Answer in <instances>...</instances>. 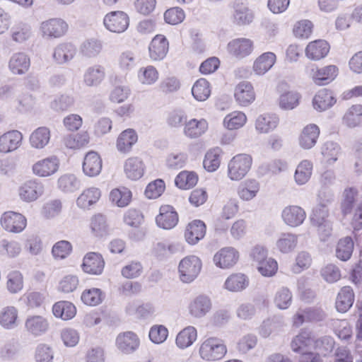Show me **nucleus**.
<instances>
[{"instance_id": "38", "label": "nucleus", "mask_w": 362, "mask_h": 362, "mask_svg": "<svg viewBox=\"0 0 362 362\" xmlns=\"http://www.w3.org/2000/svg\"><path fill=\"white\" fill-rule=\"evenodd\" d=\"M278 123L279 118L276 115L264 114L257 118L255 129L259 133H268L274 129Z\"/></svg>"}, {"instance_id": "47", "label": "nucleus", "mask_w": 362, "mask_h": 362, "mask_svg": "<svg viewBox=\"0 0 362 362\" xmlns=\"http://www.w3.org/2000/svg\"><path fill=\"white\" fill-rule=\"evenodd\" d=\"M249 284L247 277L243 274L230 275L225 281V288L233 292L240 291L245 289Z\"/></svg>"}, {"instance_id": "61", "label": "nucleus", "mask_w": 362, "mask_h": 362, "mask_svg": "<svg viewBox=\"0 0 362 362\" xmlns=\"http://www.w3.org/2000/svg\"><path fill=\"white\" fill-rule=\"evenodd\" d=\"M81 300L88 305H97L103 300V292L96 288L86 289L82 293Z\"/></svg>"}, {"instance_id": "9", "label": "nucleus", "mask_w": 362, "mask_h": 362, "mask_svg": "<svg viewBox=\"0 0 362 362\" xmlns=\"http://www.w3.org/2000/svg\"><path fill=\"white\" fill-rule=\"evenodd\" d=\"M178 221V214L170 205L161 206L159 214L156 218L157 226L165 230H170L175 227Z\"/></svg>"}, {"instance_id": "41", "label": "nucleus", "mask_w": 362, "mask_h": 362, "mask_svg": "<svg viewBox=\"0 0 362 362\" xmlns=\"http://www.w3.org/2000/svg\"><path fill=\"white\" fill-rule=\"evenodd\" d=\"M197 332L194 327L188 326L181 330L176 337V344L180 349H185L197 340Z\"/></svg>"}, {"instance_id": "15", "label": "nucleus", "mask_w": 362, "mask_h": 362, "mask_svg": "<svg viewBox=\"0 0 362 362\" xmlns=\"http://www.w3.org/2000/svg\"><path fill=\"white\" fill-rule=\"evenodd\" d=\"M284 223L291 227L300 226L306 218L304 209L298 206L292 205L286 206L281 213Z\"/></svg>"}, {"instance_id": "48", "label": "nucleus", "mask_w": 362, "mask_h": 362, "mask_svg": "<svg viewBox=\"0 0 362 362\" xmlns=\"http://www.w3.org/2000/svg\"><path fill=\"white\" fill-rule=\"evenodd\" d=\"M49 139V130L47 127H42L37 128L31 134L30 142L33 147L42 148L48 144Z\"/></svg>"}, {"instance_id": "8", "label": "nucleus", "mask_w": 362, "mask_h": 362, "mask_svg": "<svg viewBox=\"0 0 362 362\" xmlns=\"http://www.w3.org/2000/svg\"><path fill=\"white\" fill-rule=\"evenodd\" d=\"M26 218L21 214L7 211L1 218V225L9 232L20 233L26 226Z\"/></svg>"}, {"instance_id": "57", "label": "nucleus", "mask_w": 362, "mask_h": 362, "mask_svg": "<svg viewBox=\"0 0 362 362\" xmlns=\"http://www.w3.org/2000/svg\"><path fill=\"white\" fill-rule=\"evenodd\" d=\"M292 298L291 291L287 287L283 286L276 292L274 303L279 309H287L292 303Z\"/></svg>"}, {"instance_id": "46", "label": "nucleus", "mask_w": 362, "mask_h": 362, "mask_svg": "<svg viewBox=\"0 0 362 362\" xmlns=\"http://www.w3.org/2000/svg\"><path fill=\"white\" fill-rule=\"evenodd\" d=\"M132 192L127 187L114 189L110 194V199L118 207H125L131 202Z\"/></svg>"}, {"instance_id": "20", "label": "nucleus", "mask_w": 362, "mask_h": 362, "mask_svg": "<svg viewBox=\"0 0 362 362\" xmlns=\"http://www.w3.org/2000/svg\"><path fill=\"white\" fill-rule=\"evenodd\" d=\"M44 187L41 182L36 180L25 182L19 189V194L25 202L36 200L43 193Z\"/></svg>"}, {"instance_id": "35", "label": "nucleus", "mask_w": 362, "mask_h": 362, "mask_svg": "<svg viewBox=\"0 0 362 362\" xmlns=\"http://www.w3.org/2000/svg\"><path fill=\"white\" fill-rule=\"evenodd\" d=\"M138 136L136 132L132 129L123 131L118 136L117 148L121 153H128L136 143Z\"/></svg>"}, {"instance_id": "19", "label": "nucleus", "mask_w": 362, "mask_h": 362, "mask_svg": "<svg viewBox=\"0 0 362 362\" xmlns=\"http://www.w3.org/2000/svg\"><path fill=\"white\" fill-rule=\"evenodd\" d=\"M228 52L238 59L250 55L253 50V42L247 38H237L228 45Z\"/></svg>"}, {"instance_id": "14", "label": "nucleus", "mask_w": 362, "mask_h": 362, "mask_svg": "<svg viewBox=\"0 0 362 362\" xmlns=\"http://www.w3.org/2000/svg\"><path fill=\"white\" fill-rule=\"evenodd\" d=\"M211 306L212 303L209 296L199 295L191 300L188 309L192 316L196 318H201L211 310Z\"/></svg>"}, {"instance_id": "43", "label": "nucleus", "mask_w": 362, "mask_h": 362, "mask_svg": "<svg viewBox=\"0 0 362 362\" xmlns=\"http://www.w3.org/2000/svg\"><path fill=\"white\" fill-rule=\"evenodd\" d=\"M354 247V243L351 237L340 239L336 247V257L344 262L349 260L352 255Z\"/></svg>"}, {"instance_id": "56", "label": "nucleus", "mask_w": 362, "mask_h": 362, "mask_svg": "<svg viewBox=\"0 0 362 362\" xmlns=\"http://www.w3.org/2000/svg\"><path fill=\"white\" fill-rule=\"evenodd\" d=\"M247 117L242 112H233L227 115L223 119L224 126L228 129H237L246 122Z\"/></svg>"}, {"instance_id": "31", "label": "nucleus", "mask_w": 362, "mask_h": 362, "mask_svg": "<svg viewBox=\"0 0 362 362\" xmlns=\"http://www.w3.org/2000/svg\"><path fill=\"white\" fill-rule=\"evenodd\" d=\"M208 129V122L204 119H192L185 122L184 134L190 139H197L204 134Z\"/></svg>"}, {"instance_id": "49", "label": "nucleus", "mask_w": 362, "mask_h": 362, "mask_svg": "<svg viewBox=\"0 0 362 362\" xmlns=\"http://www.w3.org/2000/svg\"><path fill=\"white\" fill-rule=\"evenodd\" d=\"M11 38L17 43L27 41L32 35V29L30 25L25 23H19L13 25L11 30Z\"/></svg>"}, {"instance_id": "6", "label": "nucleus", "mask_w": 362, "mask_h": 362, "mask_svg": "<svg viewBox=\"0 0 362 362\" xmlns=\"http://www.w3.org/2000/svg\"><path fill=\"white\" fill-rule=\"evenodd\" d=\"M232 21L239 26L250 24L254 19V13L249 8L246 0H235L233 4Z\"/></svg>"}, {"instance_id": "7", "label": "nucleus", "mask_w": 362, "mask_h": 362, "mask_svg": "<svg viewBox=\"0 0 362 362\" xmlns=\"http://www.w3.org/2000/svg\"><path fill=\"white\" fill-rule=\"evenodd\" d=\"M25 329L33 337H40L49 330V322L48 319L42 315H29L25 321Z\"/></svg>"}, {"instance_id": "39", "label": "nucleus", "mask_w": 362, "mask_h": 362, "mask_svg": "<svg viewBox=\"0 0 362 362\" xmlns=\"http://www.w3.org/2000/svg\"><path fill=\"white\" fill-rule=\"evenodd\" d=\"M52 313L56 317L67 320L75 316L76 309L74 304L69 301H59L54 304Z\"/></svg>"}, {"instance_id": "45", "label": "nucleus", "mask_w": 362, "mask_h": 362, "mask_svg": "<svg viewBox=\"0 0 362 362\" xmlns=\"http://www.w3.org/2000/svg\"><path fill=\"white\" fill-rule=\"evenodd\" d=\"M298 243V235L293 233H281L276 241L277 249L282 253L292 252Z\"/></svg>"}, {"instance_id": "29", "label": "nucleus", "mask_w": 362, "mask_h": 362, "mask_svg": "<svg viewBox=\"0 0 362 362\" xmlns=\"http://www.w3.org/2000/svg\"><path fill=\"white\" fill-rule=\"evenodd\" d=\"M354 302V291L350 286H344L338 293L335 306L338 312L344 313L347 312Z\"/></svg>"}, {"instance_id": "54", "label": "nucleus", "mask_w": 362, "mask_h": 362, "mask_svg": "<svg viewBox=\"0 0 362 362\" xmlns=\"http://www.w3.org/2000/svg\"><path fill=\"white\" fill-rule=\"evenodd\" d=\"M89 135L86 132L69 134L64 138V144L69 148H79L89 143Z\"/></svg>"}, {"instance_id": "13", "label": "nucleus", "mask_w": 362, "mask_h": 362, "mask_svg": "<svg viewBox=\"0 0 362 362\" xmlns=\"http://www.w3.org/2000/svg\"><path fill=\"white\" fill-rule=\"evenodd\" d=\"M337 75L336 66L329 65L321 69L313 66L310 69V76L315 84L324 86L332 81Z\"/></svg>"}, {"instance_id": "23", "label": "nucleus", "mask_w": 362, "mask_h": 362, "mask_svg": "<svg viewBox=\"0 0 362 362\" xmlns=\"http://www.w3.org/2000/svg\"><path fill=\"white\" fill-rule=\"evenodd\" d=\"M102 159L98 153L90 151L84 157L82 168L84 174L89 177H95L100 174L102 170Z\"/></svg>"}, {"instance_id": "33", "label": "nucleus", "mask_w": 362, "mask_h": 362, "mask_svg": "<svg viewBox=\"0 0 362 362\" xmlns=\"http://www.w3.org/2000/svg\"><path fill=\"white\" fill-rule=\"evenodd\" d=\"M333 200V195L329 194L328 198L320 202L313 210L310 216V221L313 226L322 224L325 222L329 221L327 218L329 216V209L327 204Z\"/></svg>"}, {"instance_id": "10", "label": "nucleus", "mask_w": 362, "mask_h": 362, "mask_svg": "<svg viewBox=\"0 0 362 362\" xmlns=\"http://www.w3.org/2000/svg\"><path fill=\"white\" fill-rule=\"evenodd\" d=\"M239 259V252L232 247H226L218 251L214 256L215 265L221 269L233 267Z\"/></svg>"}, {"instance_id": "3", "label": "nucleus", "mask_w": 362, "mask_h": 362, "mask_svg": "<svg viewBox=\"0 0 362 362\" xmlns=\"http://www.w3.org/2000/svg\"><path fill=\"white\" fill-rule=\"evenodd\" d=\"M252 163V157L248 154H238L228 163V175L232 180H242L250 170Z\"/></svg>"}, {"instance_id": "16", "label": "nucleus", "mask_w": 362, "mask_h": 362, "mask_svg": "<svg viewBox=\"0 0 362 362\" xmlns=\"http://www.w3.org/2000/svg\"><path fill=\"white\" fill-rule=\"evenodd\" d=\"M76 47L73 44L60 43L54 49L52 59L56 64L62 65L72 60L76 54Z\"/></svg>"}, {"instance_id": "53", "label": "nucleus", "mask_w": 362, "mask_h": 362, "mask_svg": "<svg viewBox=\"0 0 362 362\" xmlns=\"http://www.w3.org/2000/svg\"><path fill=\"white\" fill-rule=\"evenodd\" d=\"M300 95L296 91H288L281 94L279 99V107L282 110H291L299 105Z\"/></svg>"}, {"instance_id": "58", "label": "nucleus", "mask_w": 362, "mask_h": 362, "mask_svg": "<svg viewBox=\"0 0 362 362\" xmlns=\"http://www.w3.org/2000/svg\"><path fill=\"white\" fill-rule=\"evenodd\" d=\"M220 152L219 148L209 150L205 155L203 165L209 172L216 171L220 165Z\"/></svg>"}, {"instance_id": "1", "label": "nucleus", "mask_w": 362, "mask_h": 362, "mask_svg": "<svg viewBox=\"0 0 362 362\" xmlns=\"http://www.w3.org/2000/svg\"><path fill=\"white\" fill-rule=\"evenodd\" d=\"M202 267L200 259L194 255L183 258L178 266L180 279L182 282L189 284L199 275Z\"/></svg>"}, {"instance_id": "37", "label": "nucleus", "mask_w": 362, "mask_h": 362, "mask_svg": "<svg viewBox=\"0 0 362 362\" xmlns=\"http://www.w3.org/2000/svg\"><path fill=\"white\" fill-rule=\"evenodd\" d=\"M105 69L100 65L88 67L83 74V81L88 86H96L104 79Z\"/></svg>"}, {"instance_id": "34", "label": "nucleus", "mask_w": 362, "mask_h": 362, "mask_svg": "<svg viewBox=\"0 0 362 362\" xmlns=\"http://www.w3.org/2000/svg\"><path fill=\"white\" fill-rule=\"evenodd\" d=\"M324 161L328 165H333L342 154L339 144L334 141H326L320 148Z\"/></svg>"}, {"instance_id": "51", "label": "nucleus", "mask_w": 362, "mask_h": 362, "mask_svg": "<svg viewBox=\"0 0 362 362\" xmlns=\"http://www.w3.org/2000/svg\"><path fill=\"white\" fill-rule=\"evenodd\" d=\"M313 341L311 332L308 330L303 329L293 339L291 343V347L294 352L300 353L304 348L311 345Z\"/></svg>"}, {"instance_id": "62", "label": "nucleus", "mask_w": 362, "mask_h": 362, "mask_svg": "<svg viewBox=\"0 0 362 362\" xmlns=\"http://www.w3.org/2000/svg\"><path fill=\"white\" fill-rule=\"evenodd\" d=\"M7 289L11 293L19 292L23 286V276L18 271H13L7 276Z\"/></svg>"}, {"instance_id": "4", "label": "nucleus", "mask_w": 362, "mask_h": 362, "mask_svg": "<svg viewBox=\"0 0 362 362\" xmlns=\"http://www.w3.org/2000/svg\"><path fill=\"white\" fill-rule=\"evenodd\" d=\"M103 24L105 28L110 32L121 33L127 29L129 18L124 11H111L105 16Z\"/></svg>"}, {"instance_id": "59", "label": "nucleus", "mask_w": 362, "mask_h": 362, "mask_svg": "<svg viewBox=\"0 0 362 362\" xmlns=\"http://www.w3.org/2000/svg\"><path fill=\"white\" fill-rule=\"evenodd\" d=\"M58 186L64 192H72L80 187V182L74 175L66 174L58 180Z\"/></svg>"}, {"instance_id": "42", "label": "nucleus", "mask_w": 362, "mask_h": 362, "mask_svg": "<svg viewBox=\"0 0 362 362\" xmlns=\"http://www.w3.org/2000/svg\"><path fill=\"white\" fill-rule=\"evenodd\" d=\"M100 191L95 187L84 190L76 200L77 206L81 209H88L95 204L100 197Z\"/></svg>"}, {"instance_id": "60", "label": "nucleus", "mask_w": 362, "mask_h": 362, "mask_svg": "<svg viewBox=\"0 0 362 362\" xmlns=\"http://www.w3.org/2000/svg\"><path fill=\"white\" fill-rule=\"evenodd\" d=\"M17 317L18 311L14 307H6L0 314V323L4 327L11 329L16 326Z\"/></svg>"}, {"instance_id": "40", "label": "nucleus", "mask_w": 362, "mask_h": 362, "mask_svg": "<svg viewBox=\"0 0 362 362\" xmlns=\"http://www.w3.org/2000/svg\"><path fill=\"white\" fill-rule=\"evenodd\" d=\"M103 49V45L100 40L91 38L85 40L81 43L79 52L86 58L96 57Z\"/></svg>"}, {"instance_id": "26", "label": "nucleus", "mask_w": 362, "mask_h": 362, "mask_svg": "<svg viewBox=\"0 0 362 362\" xmlns=\"http://www.w3.org/2000/svg\"><path fill=\"white\" fill-rule=\"evenodd\" d=\"M320 129L315 124H309L303 128L299 136V145L303 149H310L317 143Z\"/></svg>"}, {"instance_id": "11", "label": "nucleus", "mask_w": 362, "mask_h": 362, "mask_svg": "<svg viewBox=\"0 0 362 362\" xmlns=\"http://www.w3.org/2000/svg\"><path fill=\"white\" fill-rule=\"evenodd\" d=\"M104 267V259L102 255L97 252L87 253L84 256L81 264L82 269L84 272L93 275L101 274Z\"/></svg>"}, {"instance_id": "32", "label": "nucleus", "mask_w": 362, "mask_h": 362, "mask_svg": "<svg viewBox=\"0 0 362 362\" xmlns=\"http://www.w3.org/2000/svg\"><path fill=\"white\" fill-rule=\"evenodd\" d=\"M124 169L128 178L136 180L143 176L144 165L140 158L132 157L125 161Z\"/></svg>"}, {"instance_id": "44", "label": "nucleus", "mask_w": 362, "mask_h": 362, "mask_svg": "<svg viewBox=\"0 0 362 362\" xmlns=\"http://www.w3.org/2000/svg\"><path fill=\"white\" fill-rule=\"evenodd\" d=\"M344 123L349 127L362 124V105L356 104L350 107L343 117Z\"/></svg>"}, {"instance_id": "21", "label": "nucleus", "mask_w": 362, "mask_h": 362, "mask_svg": "<svg viewBox=\"0 0 362 362\" xmlns=\"http://www.w3.org/2000/svg\"><path fill=\"white\" fill-rule=\"evenodd\" d=\"M59 162L57 157L51 156L36 162L33 166L34 174L40 177H47L56 173Z\"/></svg>"}, {"instance_id": "22", "label": "nucleus", "mask_w": 362, "mask_h": 362, "mask_svg": "<svg viewBox=\"0 0 362 362\" xmlns=\"http://www.w3.org/2000/svg\"><path fill=\"white\" fill-rule=\"evenodd\" d=\"M23 139L22 134L18 130L9 131L0 136V152L9 153L16 150Z\"/></svg>"}, {"instance_id": "5", "label": "nucleus", "mask_w": 362, "mask_h": 362, "mask_svg": "<svg viewBox=\"0 0 362 362\" xmlns=\"http://www.w3.org/2000/svg\"><path fill=\"white\" fill-rule=\"evenodd\" d=\"M40 31L44 38H59L68 30V24L61 18H51L42 22Z\"/></svg>"}, {"instance_id": "17", "label": "nucleus", "mask_w": 362, "mask_h": 362, "mask_svg": "<svg viewBox=\"0 0 362 362\" xmlns=\"http://www.w3.org/2000/svg\"><path fill=\"white\" fill-rule=\"evenodd\" d=\"M234 96L241 106H247L255 99V93L252 83L243 81L240 82L235 88Z\"/></svg>"}, {"instance_id": "12", "label": "nucleus", "mask_w": 362, "mask_h": 362, "mask_svg": "<svg viewBox=\"0 0 362 362\" xmlns=\"http://www.w3.org/2000/svg\"><path fill=\"white\" fill-rule=\"evenodd\" d=\"M140 341L138 336L133 332H125L119 334L116 339L117 348L124 354H131L139 346Z\"/></svg>"}, {"instance_id": "55", "label": "nucleus", "mask_w": 362, "mask_h": 362, "mask_svg": "<svg viewBox=\"0 0 362 362\" xmlns=\"http://www.w3.org/2000/svg\"><path fill=\"white\" fill-rule=\"evenodd\" d=\"M198 181V177L194 172L182 171L175 180V183L180 189H187L193 187Z\"/></svg>"}, {"instance_id": "36", "label": "nucleus", "mask_w": 362, "mask_h": 362, "mask_svg": "<svg viewBox=\"0 0 362 362\" xmlns=\"http://www.w3.org/2000/svg\"><path fill=\"white\" fill-rule=\"evenodd\" d=\"M259 187V183L256 180H246L239 185L238 194L241 199L250 201L257 196Z\"/></svg>"}, {"instance_id": "2", "label": "nucleus", "mask_w": 362, "mask_h": 362, "mask_svg": "<svg viewBox=\"0 0 362 362\" xmlns=\"http://www.w3.org/2000/svg\"><path fill=\"white\" fill-rule=\"evenodd\" d=\"M227 349L222 341L216 337H210L201 344L200 356L206 361H214L221 359L226 354Z\"/></svg>"}, {"instance_id": "50", "label": "nucleus", "mask_w": 362, "mask_h": 362, "mask_svg": "<svg viewBox=\"0 0 362 362\" xmlns=\"http://www.w3.org/2000/svg\"><path fill=\"white\" fill-rule=\"evenodd\" d=\"M313 170V164L308 160H303L295 172L294 178L298 185L305 184L310 178Z\"/></svg>"}, {"instance_id": "63", "label": "nucleus", "mask_w": 362, "mask_h": 362, "mask_svg": "<svg viewBox=\"0 0 362 362\" xmlns=\"http://www.w3.org/2000/svg\"><path fill=\"white\" fill-rule=\"evenodd\" d=\"M138 77L142 84L151 85L158 78V73L153 66H148L140 69Z\"/></svg>"}, {"instance_id": "18", "label": "nucleus", "mask_w": 362, "mask_h": 362, "mask_svg": "<svg viewBox=\"0 0 362 362\" xmlns=\"http://www.w3.org/2000/svg\"><path fill=\"white\" fill-rule=\"evenodd\" d=\"M168 49L169 43L167 38L163 35H157L149 45V56L154 61L162 60L166 56Z\"/></svg>"}, {"instance_id": "52", "label": "nucleus", "mask_w": 362, "mask_h": 362, "mask_svg": "<svg viewBox=\"0 0 362 362\" xmlns=\"http://www.w3.org/2000/svg\"><path fill=\"white\" fill-rule=\"evenodd\" d=\"M192 93L197 100L205 101L211 95L209 83L205 78H199L192 86Z\"/></svg>"}, {"instance_id": "64", "label": "nucleus", "mask_w": 362, "mask_h": 362, "mask_svg": "<svg viewBox=\"0 0 362 362\" xmlns=\"http://www.w3.org/2000/svg\"><path fill=\"white\" fill-rule=\"evenodd\" d=\"M54 353L51 347L45 344L37 345L35 349L36 362H52Z\"/></svg>"}, {"instance_id": "27", "label": "nucleus", "mask_w": 362, "mask_h": 362, "mask_svg": "<svg viewBox=\"0 0 362 362\" xmlns=\"http://www.w3.org/2000/svg\"><path fill=\"white\" fill-rule=\"evenodd\" d=\"M30 66L29 57L24 52L13 54L10 58L8 67L13 74L21 75L25 74Z\"/></svg>"}, {"instance_id": "25", "label": "nucleus", "mask_w": 362, "mask_h": 362, "mask_svg": "<svg viewBox=\"0 0 362 362\" xmlns=\"http://www.w3.org/2000/svg\"><path fill=\"white\" fill-rule=\"evenodd\" d=\"M276 56L274 52H267L259 56L254 62L252 69L256 75L262 76L274 66Z\"/></svg>"}, {"instance_id": "30", "label": "nucleus", "mask_w": 362, "mask_h": 362, "mask_svg": "<svg viewBox=\"0 0 362 362\" xmlns=\"http://www.w3.org/2000/svg\"><path fill=\"white\" fill-rule=\"evenodd\" d=\"M336 103L332 92L328 89L320 90L313 100V107L318 111H325Z\"/></svg>"}, {"instance_id": "28", "label": "nucleus", "mask_w": 362, "mask_h": 362, "mask_svg": "<svg viewBox=\"0 0 362 362\" xmlns=\"http://www.w3.org/2000/svg\"><path fill=\"white\" fill-rule=\"evenodd\" d=\"M329 45L327 41L317 40L310 42L305 49L306 56L313 60H320L327 56Z\"/></svg>"}, {"instance_id": "24", "label": "nucleus", "mask_w": 362, "mask_h": 362, "mask_svg": "<svg viewBox=\"0 0 362 362\" xmlns=\"http://www.w3.org/2000/svg\"><path fill=\"white\" fill-rule=\"evenodd\" d=\"M206 229L205 223L201 220H194L190 222L185 233L187 242L190 245L197 244L205 236Z\"/></svg>"}]
</instances>
